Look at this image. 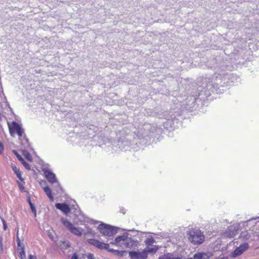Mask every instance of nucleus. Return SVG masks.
I'll return each instance as SVG.
<instances>
[{
  "label": "nucleus",
  "mask_w": 259,
  "mask_h": 259,
  "mask_svg": "<svg viewBox=\"0 0 259 259\" xmlns=\"http://www.w3.org/2000/svg\"><path fill=\"white\" fill-rule=\"evenodd\" d=\"M17 243H18V246H20V241H19V240H18V241Z\"/></svg>",
  "instance_id": "obj_39"
},
{
  "label": "nucleus",
  "mask_w": 259,
  "mask_h": 259,
  "mask_svg": "<svg viewBox=\"0 0 259 259\" xmlns=\"http://www.w3.org/2000/svg\"><path fill=\"white\" fill-rule=\"evenodd\" d=\"M71 259H78L76 253H73V255L71 257Z\"/></svg>",
  "instance_id": "obj_30"
},
{
  "label": "nucleus",
  "mask_w": 259,
  "mask_h": 259,
  "mask_svg": "<svg viewBox=\"0 0 259 259\" xmlns=\"http://www.w3.org/2000/svg\"><path fill=\"white\" fill-rule=\"evenodd\" d=\"M159 249V246L158 245H152L150 246H146L145 248H144V250L146 251V255L148 256V253H155Z\"/></svg>",
  "instance_id": "obj_14"
},
{
  "label": "nucleus",
  "mask_w": 259,
  "mask_h": 259,
  "mask_svg": "<svg viewBox=\"0 0 259 259\" xmlns=\"http://www.w3.org/2000/svg\"><path fill=\"white\" fill-rule=\"evenodd\" d=\"M257 219H256L255 217L247 220L245 221H244V229L247 231L254 227L256 224V220Z\"/></svg>",
  "instance_id": "obj_11"
},
{
  "label": "nucleus",
  "mask_w": 259,
  "mask_h": 259,
  "mask_svg": "<svg viewBox=\"0 0 259 259\" xmlns=\"http://www.w3.org/2000/svg\"><path fill=\"white\" fill-rule=\"evenodd\" d=\"M23 155L27 160L29 161H31L32 160V157L29 153L24 152Z\"/></svg>",
  "instance_id": "obj_26"
},
{
  "label": "nucleus",
  "mask_w": 259,
  "mask_h": 259,
  "mask_svg": "<svg viewBox=\"0 0 259 259\" xmlns=\"http://www.w3.org/2000/svg\"><path fill=\"white\" fill-rule=\"evenodd\" d=\"M3 146L1 143H0V153H1L3 151Z\"/></svg>",
  "instance_id": "obj_31"
},
{
  "label": "nucleus",
  "mask_w": 259,
  "mask_h": 259,
  "mask_svg": "<svg viewBox=\"0 0 259 259\" xmlns=\"http://www.w3.org/2000/svg\"><path fill=\"white\" fill-rule=\"evenodd\" d=\"M73 221L76 224L85 225L86 223H92L93 220L85 217L79 209H75L73 212Z\"/></svg>",
  "instance_id": "obj_6"
},
{
  "label": "nucleus",
  "mask_w": 259,
  "mask_h": 259,
  "mask_svg": "<svg viewBox=\"0 0 259 259\" xmlns=\"http://www.w3.org/2000/svg\"><path fill=\"white\" fill-rule=\"evenodd\" d=\"M156 242L154 238L152 237H150L147 238L145 241L144 243L146 246H150L153 245V244L155 243Z\"/></svg>",
  "instance_id": "obj_19"
},
{
  "label": "nucleus",
  "mask_w": 259,
  "mask_h": 259,
  "mask_svg": "<svg viewBox=\"0 0 259 259\" xmlns=\"http://www.w3.org/2000/svg\"><path fill=\"white\" fill-rule=\"evenodd\" d=\"M212 256V253L210 252H197L194 255V259H209Z\"/></svg>",
  "instance_id": "obj_13"
},
{
  "label": "nucleus",
  "mask_w": 259,
  "mask_h": 259,
  "mask_svg": "<svg viewBox=\"0 0 259 259\" xmlns=\"http://www.w3.org/2000/svg\"><path fill=\"white\" fill-rule=\"evenodd\" d=\"M243 252V247L242 245L240 244L238 247H237L236 249L231 253V256L232 257H236L238 255L242 254Z\"/></svg>",
  "instance_id": "obj_15"
},
{
  "label": "nucleus",
  "mask_w": 259,
  "mask_h": 259,
  "mask_svg": "<svg viewBox=\"0 0 259 259\" xmlns=\"http://www.w3.org/2000/svg\"><path fill=\"white\" fill-rule=\"evenodd\" d=\"M158 259H181V258L175 257L172 254L168 253L159 256Z\"/></svg>",
  "instance_id": "obj_17"
},
{
  "label": "nucleus",
  "mask_w": 259,
  "mask_h": 259,
  "mask_svg": "<svg viewBox=\"0 0 259 259\" xmlns=\"http://www.w3.org/2000/svg\"><path fill=\"white\" fill-rule=\"evenodd\" d=\"M244 6L248 9L245 11L247 19L244 20V55L252 56L253 52L259 49V41L255 38L259 33V8L258 5L254 6L251 3L247 2Z\"/></svg>",
  "instance_id": "obj_1"
},
{
  "label": "nucleus",
  "mask_w": 259,
  "mask_h": 259,
  "mask_svg": "<svg viewBox=\"0 0 259 259\" xmlns=\"http://www.w3.org/2000/svg\"><path fill=\"white\" fill-rule=\"evenodd\" d=\"M2 222H3L4 229V230H6L7 227L6 223L5 221L3 219L2 220Z\"/></svg>",
  "instance_id": "obj_29"
},
{
  "label": "nucleus",
  "mask_w": 259,
  "mask_h": 259,
  "mask_svg": "<svg viewBox=\"0 0 259 259\" xmlns=\"http://www.w3.org/2000/svg\"><path fill=\"white\" fill-rule=\"evenodd\" d=\"M188 259H194V258H188Z\"/></svg>",
  "instance_id": "obj_44"
},
{
  "label": "nucleus",
  "mask_w": 259,
  "mask_h": 259,
  "mask_svg": "<svg viewBox=\"0 0 259 259\" xmlns=\"http://www.w3.org/2000/svg\"><path fill=\"white\" fill-rule=\"evenodd\" d=\"M249 247V245L247 243L244 242V251L247 250Z\"/></svg>",
  "instance_id": "obj_28"
},
{
  "label": "nucleus",
  "mask_w": 259,
  "mask_h": 259,
  "mask_svg": "<svg viewBox=\"0 0 259 259\" xmlns=\"http://www.w3.org/2000/svg\"><path fill=\"white\" fill-rule=\"evenodd\" d=\"M43 171L46 178L48 181L52 184H56V191L59 192L60 190H61L59 183L58 182L57 179L55 175L50 170L44 168Z\"/></svg>",
  "instance_id": "obj_8"
},
{
  "label": "nucleus",
  "mask_w": 259,
  "mask_h": 259,
  "mask_svg": "<svg viewBox=\"0 0 259 259\" xmlns=\"http://www.w3.org/2000/svg\"><path fill=\"white\" fill-rule=\"evenodd\" d=\"M29 259H36V258L35 256L30 254L29 255Z\"/></svg>",
  "instance_id": "obj_32"
},
{
  "label": "nucleus",
  "mask_w": 259,
  "mask_h": 259,
  "mask_svg": "<svg viewBox=\"0 0 259 259\" xmlns=\"http://www.w3.org/2000/svg\"><path fill=\"white\" fill-rule=\"evenodd\" d=\"M0 245H1V252H3V248L2 242L1 240L0 241Z\"/></svg>",
  "instance_id": "obj_34"
},
{
  "label": "nucleus",
  "mask_w": 259,
  "mask_h": 259,
  "mask_svg": "<svg viewBox=\"0 0 259 259\" xmlns=\"http://www.w3.org/2000/svg\"><path fill=\"white\" fill-rule=\"evenodd\" d=\"M12 168L14 171L15 174L16 175L17 177L18 178V179L21 181H23V179L21 177V174L19 168L17 167V166L15 165H12Z\"/></svg>",
  "instance_id": "obj_18"
},
{
  "label": "nucleus",
  "mask_w": 259,
  "mask_h": 259,
  "mask_svg": "<svg viewBox=\"0 0 259 259\" xmlns=\"http://www.w3.org/2000/svg\"><path fill=\"white\" fill-rule=\"evenodd\" d=\"M88 258L89 259H90V258H93V255L91 254H90L89 255H88Z\"/></svg>",
  "instance_id": "obj_36"
},
{
  "label": "nucleus",
  "mask_w": 259,
  "mask_h": 259,
  "mask_svg": "<svg viewBox=\"0 0 259 259\" xmlns=\"http://www.w3.org/2000/svg\"><path fill=\"white\" fill-rule=\"evenodd\" d=\"M20 257L21 259H24L25 257V253L24 247H22L20 249Z\"/></svg>",
  "instance_id": "obj_25"
},
{
  "label": "nucleus",
  "mask_w": 259,
  "mask_h": 259,
  "mask_svg": "<svg viewBox=\"0 0 259 259\" xmlns=\"http://www.w3.org/2000/svg\"><path fill=\"white\" fill-rule=\"evenodd\" d=\"M19 188L21 190H24V187L20 184H19Z\"/></svg>",
  "instance_id": "obj_33"
},
{
  "label": "nucleus",
  "mask_w": 259,
  "mask_h": 259,
  "mask_svg": "<svg viewBox=\"0 0 259 259\" xmlns=\"http://www.w3.org/2000/svg\"><path fill=\"white\" fill-rule=\"evenodd\" d=\"M100 233L105 236L111 237L117 233V228L104 224H100L98 228Z\"/></svg>",
  "instance_id": "obj_5"
},
{
  "label": "nucleus",
  "mask_w": 259,
  "mask_h": 259,
  "mask_svg": "<svg viewBox=\"0 0 259 259\" xmlns=\"http://www.w3.org/2000/svg\"><path fill=\"white\" fill-rule=\"evenodd\" d=\"M247 71H249V68H247L246 69Z\"/></svg>",
  "instance_id": "obj_43"
},
{
  "label": "nucleus",
  "mask_w": 259,
  "mask_h": 259,
  "mask_svg": "<svg viewBox=\"0 0 259 259\" xmlns=\"http://www.w3.org/2000/svg\"><path fill=\"white\" fill-rule=\"evenodd\" d=\"M44 190L48 197L49 198L50 200L53 201L54 200V197L52 195L51 190L50 188L49 187L46 186L44 188Z\"/></svg>",
  "instance_id": "obj_21"
},
{
  "label": "nucleus",
  "mask_w": 259,
  "mask_h": 259,
  "mask_svg": "<svg viewBox=\"0 0 259 259\" xmlns=\"http://www.w3.org/2000/svg\"><path fill=\"white\" fill-rule=\"evenodd\" d=\"M9 128L11 135L15 136L16 134L19 136V140L24 148L27 147L29 146L28 140L26 138L24 133V130L21 125L15 121H13L11 124L8 123Z\"/></svg>",
  "instance_id": "obj_3"
},
{
  "label": "nucleus",
  "mask_w": 259,
  "mask_h": 259,
  "mask_svg": "<svg viewBox=\"0 0 259 259\" xmlns=\"http://www.w3.org/2000/svg\"><path fill=\"white\" fill-rule=\"evenodd\" d=\"M64 243L66 244L65 246H66V248L69 247L70 246V245L69 244V243L68 242L67 243L64 242Z\"/></svg>",
  "instance_id": "obj_37"
},
{
  "label": "nucleus",
  "mask_w": 259,
  "mask_h": 259,
  "mask_svg": "<svg viewBox=\"0 0 259 259\" xmlns=\"http://www.w3.org/2000/svg\"><path fill=\"white\" fill-rule=\"evenodd\" d=\"M244 59H245V61H244V63H243V65H244V68L245 67V68H247L248 66H249V67H250V65H252V62L250 61V60H249V58H245L244 57Z\"/></svg>",
  "instance_id": "obj_23"
},
{
  "label": "nucleus",
  "mask_w": 259,
  "mask_h": 259,
  "mask_svg": "<svg viewBox=\"0 0 259 259\" xmlns=\"http://www.w3.org/2000/svg\"><path fill=\"white\" fill-rule=\"evenodd\" d=\"M239 229V225L238 224H234L229 226L227 230L222 234V237L224 238H232L237 234Z\"/></svg>",
  "instance_id": "obj_9"
},
{
  "label": "nucleus",
  "mask_w": 259,
  "mask_h": 259,
  "mask_svg": "<svg viewBox=\"0 0 259 259\" xmlns=\"http://www.w3.org/2000/svg\"><path fill=\"white\" fill-rule=\"evenodd\" d=\"M121 212L123 213V214H124L125 213V211L123 209V210H120Z\"/></svg>",
  "instance_id": "obj_38"
},
{
  "label": "nucleus",
  "mask_w": 259,
  "mask_h": 259,
  "mask_svg": "<svg viewBox=\"0 0 259 259\" xmlns=\"http://www.w3.org/2000/svg\"><path fill=\"white\" fill-rule=\"evenodd\" d=\"M165 118H167V119L169 120V119L172 118V117L170 115H168V116L165 117Z\"/></svg>",
  "instance_id": "obj_35"
},
{
  "label": "nucleus",
  "mask_w": 259,
  "mask_h": 259,
  "mask_svg": "<svg viewBox=\"0 0 259 259\" xmlns=\"http://www.w3.org/2000/svg\"><path fill=\"white\" fill-rule=\"evenodd\" d=\"M110 252L114 253V254L120 256L122 257L125 256L126 253L127 251L125 250H115L113 249H111L110 250Z\"/></svg>",
  "instance_id": "obj_16"
},
{
  "label": "nucleus",
  "mask_w": 259,
  "mask_h": 259,
  "mask_svg": "<svg viewBox=\"0 0 259 259\" xmlns=\"http://www.w3.org/2000/svg\"><path fill=\"white\" fill-rule=\"evenodd\" d=\"M90 259H94V258H90Z\"/></svg>",
  "instance_id": "obj_45"
},
{
  "label": "nucleus",
  "mask_w": 259,
  "mask_h": 259,
  "mask_svg": "<svg viewBox=\"0 0 259 259\" xmlns=\"http://www.w3.org/2000/svg\"><path fill=\"white\" fill-rule=\"evenodd\" d=\"M188 240L194 245H199L204 241V236L203 233L198 229L191 230L188 233Z\"/></svg>",
  "instance_id": "obj_4"
},
{
  "label": "nucleus",
  "mask_w": 259,
  "mask_h": 259,
  "mask_svg": "<svg viewBox=\"0 0 259 259\" xmlns=\"http://www.w3.org/2000/svg\"><path fill=\"white\" fill-rule=\"evenodd\" d=\"M61 222L63 225L69 230L72 234L80 236L82 235V230L80 228L75 227L67 219L61 218Z\"/></svg>",
  "instance_id": "obj_7"
},
{
  "label": "nucleus",
  "mask_w": 259,
  "mask_h": 259,
  "mask_svg": "<svg viewBox=\"0 0 259 259\" xmlns=\"http://www.w3.org/2000/svg\"><path fill=\"white\" fill-rule=\"evenodd\" d=\"M20 160L21 161V163H22V164L24 166V167L27 169H30V166L29 164L28 163H27L26 161H25V160L22 158V157H21V158L20 159Z\"/></svg>",
  "instance_id": "obj_24"
},
{
  "label": "nucleus",
  "mask_w": 259,
  "mask_h": 259,
  "mask_svg": "<svg viewBox=\"0 0 259 259\" xmlns=\"http://www.w3.org/2000/svg\"><path fill=\"white\" fill-rule=\"evenodd\" d=\"M256 219H259V217H256Z\"/></svg>",
  "instance_id": "obj_42"
},
{
  "label": "nucleus",
  "mask_w": 259,
  "mask_h": 259,
  "mask_svg": "<svg viewBox=\"0 0 259 259\" xmlns=\"http://www.w3.org/2000/svg\"><path fill=\"white\" fill-rule=\"evenodd\" d=\"M17 157H18V159H19V160H20V158H21V157L20 155H17Z\"/></svg>",
  "instance_id": "obj_40"
},
{
  "label": "nucleus",
  "mask_w": 259,
  "mask_h": 259,
  "mask_svg": "<svg viewBox=\"0 0 259 259\" xmlns=\"http://www.w3.org/2000/svg\"><path fill=\"white\" fill-rule=\"evenodd\" d=\"M129 256L131 259H147L146 251L144 249L142 251H131L128 252Z\"/></svg>",
  "instance_id": "obj_10"
},
{
  "label": "nucleus",
  "mask_w": 259,
  "mask_h": 259,
  "mask_svg": "<svg viewBox=\"0 0 259 259\" xmlns=\"http://www.w3.org/2000/svg\"><path fill=\"white\" fill-rule=\"evenodd\" d=\"M88 242L98 248L102 243V242L94 239H88Z\"/></svg>",
  "instance_id": "obj_20"
},
{
  "label": "nucleus",
  "mask_w": 259,
  "mask_h": 259,
  "mask_svg": "<svg viewBox=\"0 0 259 259\" xmlns=\"http://www.w3.org/2000/svg\"><path fill=\"white\" fill-rule=\"evenodd\" d=\"M30 205L31 209L32 211L34 213V217H36V210L35 209V207L33 205V204L31 203V202H30Z\"/></svg>",
  "instance_id": "obj_27"
},
{
  "label": "nucleus",
  "mask_w": 259,
  "mask_h": 259,
  "mask_svg": "<svg viewBox=\"0 0 259 259\" xmlns=\"http://www.w3.org/2000/svg\"><path fill=\"white\" fill-rule=\"evenodd\" d=\"M110 244L121 248H133L138 245L139 241L133 239L127 233H125L116 237L114 240L110 242Z\"/></svg>",
  "instance_id": "obj_2"
},
{
  "label": "nucleus",
  "mask_w": 259,
  "mask_h": 259,
  "mask_svg": "<svg viewBox=\"0 0 259 259\" xmlns=\"http://www.w3.org/2000/svg\"><path fill=\"white\" fill-rule=\"evenodd\" d=\"M49 236H50V237L51 238L53 239V237L52 236V235H49Z\"/></svg>",
  "instance_id": "obj_41"
},
{
  "label": "nucleus",
  "mask_w": 259,
  "mask_h": 259,
  "mask_svg": "<svg viewBox=\"0 0 259 259\" xmlns=\"http://www.w3.org/2000/svg\"><path fill=\"white\" fill-rule=\"evenodd\" d=\"M55 206L57 209L61 210L66 215H67L70 212V207L65 203H58L55 204Z\"/></svg>",
  "instance_id": "obj_12"
},
{
  "label": "nucleus",
  "mask_w": 259,
  "mask_h": 259,
  "mask_svg": "<svg viewBox=\"0 0 259 259\" xmlns=\"http://www.w3.org/2000/svg\"><path fill=\"white\" fill-rule=\"evenodd\" d=\"M98 249H101V250H103V249L106 250L109 252H110V250L111 249L109 244L103 243V242H102L101 243Z\"/></svg>",
  "instance_id": "obj_22"
}]
</instances>
